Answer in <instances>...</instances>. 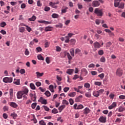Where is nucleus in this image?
Instances as JSON below:
<instances>
[{
  "mask_svg": "<svg viewBox=\"0 0 125 125\" xmlns=\"http://www.w3.org/2000/svg\"><path fill=\"white\" fill-rule=\"evenodd\" d=\"M94 13L97 15V16H103V12L102 9H99V8H96L94 11Z\"/></svg>",
  "mask_w": 125,
  "mask_h": 125,
  "instance_id": "1",
  "label": "nucleus"
},
{
  "mask_svg": "<svg viewBox=\"0 0 125 125\" xmlns=\"http://www.w3.org/2000/svg\"><path fill=\"white\" fill-rule=\"evenodd\" d=\"M13 79L12 77H5L3 79V82L7 83H12Z\"/></svg>",
  "mask_w": 125,
  "mask_h": 125,
  "instance_id": "2",
  "label": "nucleus"
},
{
  "mask_svg": "<svg viewBox=\"0 0 125 125\" xmlns=\"http://www.w3.org/2000/svg\"><path fill=\"white\" fill-rule=\"evenodd\" d=\"M116 76L118 77H122L123 76V69L121 68H118L116 72Z\"/></svg>",
  "mask_w": 125,
  "mask_h": 125,
  "instance_id": "3",
  "label": "nucleus"
},
{
  "mask_svg": "<svg viewBox=\"0 0 125 125\" xmlns=\"http://www.w3.org/2000/svg\"><path fill=\"white\" fill-rule=\"evenodd\" d=\"M38 101L39 102H40V103H42V104H44V105L47 104V101L43 99L42 97H40Z\"/></svg>",
  "mask_w": 125,
  "mask_h": 125,
  "instance_id": "4",
  "label": "nucleus"
},
{
  "mask_svg": "<svg viewBox=\"0 0 125 125\" xmlns=\"http://www.w3.org/2000/svg\"><path fill=\"white\" fill-rule=\"evenodd\" d=\"M106 119L107 118L106 117L101 116L99 119V122H100V123H102L103 124H105V123H106Z\"/></svg>",
  "mask_w": 125,
  "mask_h": 125,
  "instance_id": "5",
  "label": "nucleus"
},
{
  "mask_svg": "<svg viewBox=\"0 0 125 125\" xmlns=\"http://www.w3.org/2000/svg\"><path fill=\"white\" fill-rule=\"evenodd\" d=\"M92 6L93 7H97L98 6H99L100 5V3L97 0H94L92 2Z\"/></svg>",
  "mask_w": 125,
  "mask_h": 125,
  "instance_id": "6",
  "label": "nucleus"
},
{
  "mask_svg": "<svg viewBox=\"0 0 125 125\" xmlns=\"http://www.w3.org/2000/svg\"><path fill=\"white\" fill-rule=\"evenodd\" d=\"M22 94L25 95H27L28 93H29V89L28 88L25 87L23 88V89L21 91Z\"/></svg>",
  "mask_w": 125,
  "mask_h": 125,
  "instance_id": "7",
  "label": "nucleus"
},
{
  "mask_svg": "<svg viewBox=\"0 0 125 125\" xmlns=\"http://www.w3.org/2000/svg\"><path fill=\"white\" fill-rule=\"evenodd\" d=\"M39 23H41L42 24H45V25H50L52 22L51 21H38Z\"/></svg>",
  "mask_w": 125,
  "mask_h": 125,
  "instance_id": "8",
  "label": "nucleus"
},
{
  "mask_svg": "<svg viewBox=\"0 0 125 125\" xmlns=\"http://www.w3.org/2000/svg\"><path fill=\"white\" fill-rule=\"evenodd\" d=\"M93 46L94 48H100L101 47V45L98 42H96L93 43Z\"/></svg>",
  "mask_w": 125,
  "mask_h": 125,
  "instance_id": "9",
  "label": "nucleus"
},
{
  "mask_svg": "<svg viewBox=\"0 0 125 125\" xmlns=\"http://www.w3.org/2000/svg\"><path fill=\"white\" fill-rule=\"evenodd\" d=\"M115 107H117V103L113 102L110 105L108 106V109L109 110H112V109H114Z\"/></svg>",
  "mask_w": 125,
  "mask_h": 125,
  "instance_id": "10",
  "label": "nucleus"
},
{
  "mask_svg": "<svg viewBox=\"0 0 125 125\" xmlns=\"http://www.w3.org/2000/svg\"><path fill=\"white\" fill-rule=\"evenodd\" d=\"M30 96L31 97V99L34 102H36V101H37V97L36 96V94H33L32 93H30Z\"/></svg>",
  "mask_w": 125,
  "mask_h": 125,
  "instance_id": "11",
  "label": "nucleus"
},
{
  "mask_svg": "<svg viewBox=\"0 0 125 125\" xmlns=\"http://www.w3.org/2000/svg\"><path fill=\"white\" fill-rule=\"evenodd\" d=\"M23 94H22L21 91L18 92L17 94V97L18 99H21L23 96Z\"/></svg>",
  "mask_w": 125,
  "mask_h": 125,
  "instance_id": "12",
  "label": "nucleus"
},
{
  "mask_svg": "<svg viewBox=\"0 0 125 125\" xmlns=\"http://www.w3.org/2000/svg\"><path fill=\"white\" fill-rule=\"evenodd\" d=\"M90 113V109L88 107H86L83 110V114L84 115H87L88 114H89Z\"/></svg>",
  "mask_w": 125,
  "mask_h": 125,
  "instance_id": "13",
  "label": "nucleus"
},
{
  "mask_svg": "<svg viewBox=\"0 0 125 125\" xmlns=\"http://www.w3.org/2000/svg\"><path fill=\"white\" fill-rule=\"evenodd\" d=\"M116 111H118V112H124V111H125V108L120 106L118 108L116 109Z\"/></svg>",
  "mask_w": 125,
  "mask_h": 125,
  "instance_id": "14",
  "label": "nucleus"
},
{
  "mask_svg": "<svg viewBox=\"0 0 125 125\" xmlns=\"http://www.w3.org/2000/svg\"><path fill=\"white\" fill-rule=\"evenodd\" d=\"M52 29H53V27H51L50 25H49L45 28L44 31L45 32H48L49 31H52Z\"/></svg>",
  "mask_w": 125,
  "mask_h": 125,
  "instance_id": "15",
  "label": "nucleus"
},
{
  "mask_svg": "<svg viewBox=\"0 0 125 125\" xmlns=\"http://www.w3.org/2000/svg\"><path fill=\"white\" fill-rule=\"evenodd\" d=\"M10 106L13 108H17V107H18V105L14 102L10 103Z\"/></svg>",
  "mask_w": 125,
  "mask_h": 125,
  "instance_id": "16",
  "label": "nucleus"
},
{
  "mask_svg": "<svg viewBox=\"0 0 125 125\" xmlns=\"http://www.w3.org/2000/svg\"><path fill=\"white\" fill-rule=\"evenodd\" d=\"M10 99L11 100L13 99V89H10L9 90Z\"/></svg>",
  "mask_w": 125,
  "mask_h": 125,
  "instance_id": "17",
  "label": "nucleus"
},
{
  "mask_svg": "<svg viewBox=\"0 0 125 125\" xmlns=\"http://www.w3.org/2000/svg\"><path fill=\"white\" fill-rule=\"evenodd\" d=\"M64 55H66L67 56V58L69 60H72V56H71V55H70V53L67 52H64Z\"/></svg>",
  "mask_w": 125,
  "mask_h": 125,
  "instance_id": "18",
  "label": "nucleus"
},
{
  "mask_svg": "<svg viewBox=\"0 0 125 125\" xmlns=\"http://www.w3.org/2000/svg\"><path fill=\"white\" fill-rule=\"evenodd\" d=\"M66 73H67V74H68V75H72V74H73V73H74V69H67Z\"/></svg>",
  "mask_w": 125,
  "mask_h": 125,
  "instance_id": "19",
  "label": "nucleus"
},
{
  "mask_svg": "<svg viewBox=\"0 0 125 125\" xmlns=\"http://www.w3.org/2000/svg\"><path fill=\"white\" fill-rule=\"evenodd\" d=\"M36 74L37 75V77L38 78H41V77H42L43 76V73H40V72H36Z\"/></svg>",
  "mask_w": 125,
  "mask_h": 125,
  "instance_id": "20",
  "label": "nucleus"
},
{
  "mask_svg": "<svg viewBox=\"0 0 125 125\" xmlns=\"http://www.w3.org/2000/svg\"><path fill=\"white\" fill-rule=\"evenodd\" d=\"M70 53L71 55L73 57H74V56H75V49L74 48L70 49Z\"/></svg>",
  "mask_w": 125,
  "mask_h": 125,
  "instance_id": "21",
  "label": "nucleus"
},
{
  "mask_svg": "<svg viewBox=\"0 0 125 125\" xmlns=\"http://www.w3.org/2000/svg\"><path fill=\"white\" fill-rule=\"evenodd\" d=\"M82 98H83V95L79 96L78 97H77L75 99L76 102H80V101H81V99H82Z\"/></svg>",
  "mask_w": 125,
  "mask_h": 125,
  "instance_id": "22",
  "label": "nucleus"
},
{
  "mask_svg": "<svg viewBox=\"0 0 125 125\" xmlns=\"http://www.w3.org/2000/svg\"><path fill=\"white\" fill-rule=\"evenodd\" d=\"M14 84H16L17 85H19L20 84V80L18 79V80H14Z\"/></svg>",
  "mask_w": 125,
  "mask_h": 125,
  "instance_id": "23",
  "label": "nucleus"
},
{
  "mask_svg": "<svg viewBox=\"0 0 125 125\" xmlns=\"http://www.w3.org/2000/svg\"><path fill=\"white\" fill-rule=\"evenodd\" d=\"M68 95L69 96V97H75L76 96V92H70Z\"/></svg>",
  "mask_w": 125,
  "mask_h": 125,
  "instance_id": "24",
  "label": "nucleus"
},
{
  "mask_svg": "<svg viewBox=\"0 0 125 125\" xmlns=\"http://www.w3.org/2000/svg\"><path fill=\"white\" fill-rule=\"evenodd\" d=\"M49 4L51 6H52V7H53V8H55V9H56V8H57V6L55 5V3L50 2Z\"/></svg>",
  "mask_w": 125,
  "mask_h": 125,
  "instance_id": "25",
  "label": "nucleus"
},
{
  "mask_svg": "<svg viewBox=\"0 0 125 125\" xmlns=\"http://www.w3.org/2000/svg\"><path fill=\"white\" fill-rule=\"evenodd\" d=\"M93 95L95 96V97H98L99 96V93H98V91H95L93 92Z\"/></svg>",
  "mask_w": 125,
  "mask_h": 125,
  "instance_id": "26",
  "label": "nucleus"
},
{
  "mask_svg": "<svg viewBox=\"0 0 125 125\" xmlns=\"http://www.w3.org/2000/svg\"><path fill=\"white\" fill-rule=\"evenodd\" d=\"M119 5H120V1H118L117 0H116L114 1L115 7H118V6H119Z\"/></svg>",
  "mask_w": 125,
  "mask_h": 125,
  "instance_id": "27",
  "label": "nucleus"
},
{
  "mask_svg": "<svg viewBox=\"0 0 125 125\" xmlns=\"http://www.w3.org/2000/svg\"><path fill=\"white\" fill-rule=\"evenodd\" d=\"M55 27L56 28H61V29H62V28H63V24L61 23H60L55 25Z\"/></svg>",
  "mask_w": 125,
  "mask_h": 125,
  "instance_id": "28",
  "label": "nucleus"
},
{
  "mask_svg": "<svg viewBox=\"0 0 125 125\" xmlns=\"http://www.w3.org/2000/svg\"><path fill=\"white\" fill-rule=\"evenodd\" d=\"M65 106L64 105H61L60 107H59V110L60 113H61L63 109L65 108Z\"/></svg>",
  "mask_w": 125,
  "mask_h": 125,
  "instance_id": "29",
  "label": "nucleus"
},
{
  "mask_svg": "<svg viewBox=\"0 0 125 125\" xmlns=\"http://www.w3.org/2000/svg\"><path fill=\"white\" fill-rule=\"evenodd\" d=\"M10 116L13 118V119H16V118H17V114H16L15 112L12 113Z\"/></svg>",
  "mask_w": 125,
  "mask_h": 125,
  "instance_id": "30",
  "label": "nucleus"
},
{
  "mask_svg": "<svg viewBox=\"0 0 125 125\" xmlns=\"http://www.w3.org/2000/svg\"><path fill=\"white\" fill-rule=\"evenodd\" d=\"M20 33H24L25 32V27H21L19 28Z\"/></svg>",
  "mask_w": 125,
  "mask_h": 125,
  "instance_id": "31",
  "label": "nucleus"
},
{
  "mask_svg": "<svg viewBox=\"0 0 125 125\" xmlns=\"http://www.w3.org/2000/svg\"><path fill=\"white\" fill-rule=\"evenodd\" d=\"M54 87L53 86V85H52V84H51L49 86V88L51 92H54V90L53 89Z\"/></svg>",
  "mask_w": 125,
  "mask_h": 125,
  "instance_id": "32",
  "label": "nucleus"
},
{
  "mask_svg": "<svg viewBox=\"0 0 125 125\" xmlns=\"http://www.w3.org/2000/svg\"><path fill=\"white\" fill-rule=\"evenodd\" d=\"M106 62V59L104 57H102L100 59V62H102V63H105Z\"/></svg>",
  "mask_w": 125,
  "mask_h": 125,
  "instance_id": "33",
  "label": "nucleus"
},
{
  "mask_svg": "<svg viewBox=\"0 0 125 125\" xmlns=\"http://www.w3.org/2000/svg\"><path fill=\"white\" fill-rule=\"evenodd\" d=\"M45 95L47 96V97H49L50 95H51V94L50 93V92L49 91L47 90L44 93Z\"/></svg>",
  "mask_w": 125,
  "mask_h": 125,
  "instance_id": "34",
  "label": "nucleus"
},
{
  "mask_svg": "<svg viewBox=\"0 0 125 125\" xmlns=\"http://www.w3.org/2000/svg\"><path fill=\"white\" fill-rule=\"evenodd\" d=\"M85 96L89 98L91 97V93L90 92H88L85 94Z\"/></svg>",
  "mask_w": 125,
  "mask_h": 125,
  "instance_id": "35",
  "label": "nucleus"
},
{
  "mask_svg": "<svg viewBox=\"0 0 125 125\" xmlns=\"http://www.w3.org/2000/svg\"><path fill=\"white\" fill-rule=\"evenodd\" d=\"M30 88H31V89H33V90L36 89V86H35V84H34V83H31L30 84Z\"/></svg>",
  "mask_w": 125,
  "mask_h": 125,
  "instance_id": "36",
  "label": "nucleus"
},
{
  "mask_svg": "<svg viewBox=\"0 0 125 125\" xmlns=\"http://www.w3.org/2000/svg\"><path fill=\"white\" fill-rule=\"evenodd\" d=\"M52 18H58L59 17V15L58 14L54 13L52 15Z\"/></svg>",
  "mask_w": 125,
  "mask_h": 125,
  "instance_id": "37",
  "label": "nucleus"
},
{
  "mask_svg": "<svg viewBox=\"0 0 125 125\" xmlns=\"http://www.w3.org/2000/svg\"><path fill=\"white\" fill-rule=\"evenodd\" d=\"M37 58L39 60H44V59L42 56V55H38Z\"/></svg>",
  "mask_w": 125,
  "mask_h": 125,
  "instance_id": "38",
  "label": "nucleus"
},
{
  "mask_svg": "<svg viewBox=\"0 0 125 125\" xmlns=\"http://www.w3.org/2000/svg\"><path fill=\"white\" fill-rule=\"evenodd\" d=\"M75 54H81V49L77 48L75 49Z\"/></svg>",
  "mask_w": 125,
  "mask_h": 125,
  "instance_id": "39",
  "label": "nucleus"
},
{
  "mask_svg": "<svg viewBox=\"0 0 125 125\" xmlns=\"http://www.w3.org/2000/svg\"><path fill=\"white\" fill-rule=\"evenodd\" d=\"M119 8H122V9H123V8L125 7V3H121L118 6Z\"/></svg>",
  "mask_w": 125,
  "mask_h": 125,
  "instance_id": "40",
  "label": "nucleus"
},
{
  "mask_svg": "<svg viewBox=\"0 0 125 125\" xmlns=\"http://www.w3.org/2000/svg\"><path fill=\"white\" fill-rule=\"evenodd\" d=\"M36 17L35 16H33L31 18L29 19V21H35L36 19Z\"/></svg>",
  "mask_w": 125,
  "mask_h": 125,
  "instance_id": "41",
  "label": "nucleus"
},
{
  "mask_svg": "<svg viewBox=\"0 0 125 125\" xmlns=\"http://www.w3.org/2000/svg\"><path fill=\"white\" fill-rule=\"evenodd\" d=\"M94 84L95 85H98L99 86L102 84V83H101V82H95L94 83Z\"/></svg>",
  "mask_w": 125,
  "mask_h": 125,
  "instance_id": "42",
  "label": "nucleus"
},
{
  "mask_svg": "<svg viewBox=\"0 0 125 125\" xmlns=\"http://www.w3.org/2000/svg\"><path fill=\"white\" fill-rule=\"evenodd\" d=\"M84 86V87H86V88H89L90 87V84L88 83H85Z\"/></svg>",
  "mask_w": 125,
  "mask_h": 125,
  "instance_id": "43",
  "label": "nucleus"
},
{
  "mask_svg": "<svg viewBox=\"0 0 125 125\" xmlns=\"http://www.w3.org/2000/svg\"><path fill=\"white\" fill-rule=\"evenodd\" d=\"M52 113L53 114H58V110H57V109L56 108H54L52 110Z\"/></svg>",
  "mask_w": 125,
  "mask_h": 125,
  "instance_id": "44",
  "label": "nucleus"
},
{
  "mask_svg": "<svg viewBox=\"0 0 125 125\" xmlns=\"http://www.w3.org/2000/svg\"><path fill=\"white\" fill-rule=\"evenodd\" d=\"M62 104L63 105H69V102H68L66 100H63L62 101Z\"/></svg>",
  "mask_w": 125,
  "mask_h": 125,
  "instance_id": "45",
  "label": "nucleus"
},
{
  "mask_svg": "<svg viewBox=\"0 0 125 125\" xmlns=\"http://www.w3.org/2000/svg\"><path fill=\"white\" fill-rule=\"evenodd\" d=\"M65 39H66L65 42L68 43V42H69L70 41V38L67 36L65 37Z\"/></svg>",
  "mask_w": 125,
  "mask_h": 125,
  "instance_id": "46",
  "label": "nucleus"
},
{
  "mask_svg": "<svg viewBox=\"0 0 125 125\" xmlns=\"http://www.w3.org/2000/svg\"><path fill=\"white\" fill-rule=\"evenodd\" d=\"M20 73L21 75H24V74H25V73H26V71H25V69H21V70L20 71Z\"/></svg>",
  "mask_w": 125,
  "mask_h": 125,
  "instance_id": "47",
  "label": "nucleus"
},
{
  "mask_svg": "<svg viewBox=\"0 0 125 125\" xmlns=\"http://www.w3.org/2000/svg\"><path fill=\"white\" fill-rule=\"evenodd\" d=\"M56 50L58 52H60V51H61V47H59V46H57L56 47Z\"/></svg>",
  "mask_w": 125,
  "mask_h": 125,
  "instance_id": "48",
  "label": "nucleus"
},
{
  "mask_svg": "<svg viewBox=\"0 0 125 125\" xmlns=\"http://www.w3.org/2000/svg\"><path fill=\"white\" fill-rule=\"evenodd\" d=\"M5 26H6V23H5V22L4 21H2L0 23V27H1L2 28H3Z\"/></svg>",
  "mask_w": 125,
  "mask_h": 125,
  "instance_id": "49",
  "label": "nucleus"
},
{
  "mask_svg": "<svg viewBox=\"0 0 125 125\" xmlns=\"http://www.w3.org/2000/svg\"><path fill=\"white\" fill-rule=\"evenodd\" d=\"M105 75L104 74V73H102L100 75H99L98 76V77H99V78H100V79H104V77Z\"/></svg>",
  "mask_w": 125,
  "mask_h": 125,
  "instance_id": "50",
  "label": "nucleus"
},
{
  "mask_svg": "<svg viewBox=\"0 0 125 125\" xmlns=\"http://www.w3.org/2000/svg\"><path fill=\"white\" fill-rule=\"evenodd\" d=\"M25 55L28 56L30 54V51L28 50V48L25 49V52H24Z\"/></svg>",
  "mask_w": 125,
  "mask_h": 125,
  "instance_id": "51",
  "label": "nucleus"
},
{
  "mask_svg": "<svg viewBox=\"0 0 125 125\" xmlns=\"http://www.w3.org/2000/svg\"><path fill=\"white\" fill-rule=\"evenodd\" d=\"M112 45V42H109L106 43V47H110Z\"/></svg>",
  "mask_w": 125,
  "mask_h": 125,
  "instance_id": "52",
  "label": "nucleus"
},
{
  "mask_svg": "<svg viewBox=\"0 0 125 125\" xmlns=\"http://www.w3.org/2000/svg\"><path fill=\"white\" fill-rule=\"evenodd\" d=\"M98 54L99 55H103L104 54V51H103V50H100L98 51Z\"/></svg>",
  "mask_w": 125,
  "mask_h": 125,
  "instance_id": "53",
  "label": "nucleus"
},
{
  "mask_svg": "<svg viewBox=\"0 0 125 125\" xmlns=\"http://www.w3.org/2000/svg\"><path fill=\"white\" fill-rule=\"evenodd\" d=\"M81 109H83V105L82 104H79L78 105L77 110H80Z\"/></svg>",
  "mask_w": 125,
  "mask_h": 125,
  "instance_id": "54",
  "label": "nucleus"
},
{
  "mask_svg": "<svg viewBox=\"0 0 125 125\" xmlns=\"http://www.w3.org/2000/svg\"><path fill=\"white\" fill-rule=\"evenodd\" d=\"M98 92L99 93V95H100V94H102L103 92H104V89H101L98 91Z\"/></svg>",
  "mask_w": 125,
  "mask_h": 125,
  "instance_id": "55",
  "label": "nucleus"
},
{
  "mask_svg": "<svg viewBox=\"0 0 125 125\" xmlns=\"http://www.w3.org/2000/svg\"><path fill=\"white\" fill-rule=\"evenodd\" d=\"M49 44H50V43H49V42H45V44H44V47L45 48H47V47H49Z\"/></svg>",
  "mask_w": 125,
  "mask_h": 125,
  "instance_id": "56",
  "label": "nucleus"
},
{
  "mask_svg": "<svg viewBox=\"0 0 125 125\" xmlns=\"http://www.w3.org/2000/svg\"><path fill=\"white\" fill-rule=\"evenodd\" d=\"M45 61L47 64H49V63H50V60L49 59V57H46L45 59Z\"/></svg>",
  "mask_w": 125,
  "mask_h": 125,
  "instance_id": "57",
  "label": "nucleus"
},
{
  "mask_svg": "<svg viewBox=\"0 0 125 125\" xmlns=\"http://www.w3.org/2000/svg\"><path fill=\"white\" fill-rule=\"evenodd\" d=\"M36 106H37V103H34L31 104V107L32 108V109H35Z\"/></svg>",
  "mask_w": 125,
  "mask_h": 125,
  "instance_id": "58",
  "label": "nucleus"
},
{
  "mask_svg": "<svg viewBox=\"0 0 125 125\" xmlns=\"http://www.w3.org/2000/svg\"><path fill=\"white\" fill-rule=\"evenodd\" d=\"M39 124L41 125H46V124H45V123L44 122V121H43V120H41L39 122Z\"/></svg>",
  "mask_w": 125,
  "mask_h": 125,
  "instance_id": "59",
  "label": "nucleus"
},
{
  "mask_svg": "<svg viewBox=\"0 0 125 125\" xmlns=\"http://www.w3.org/2000/svg\"><path fill=\"white\" fill-rule=\"evenodd\" d=\"M36 50L38 52H41L42 49V47L39 46L36 48Z\"/></svg>",
  "mask_w": 125,
  "mask_h": 125,
  "instance_id": "60",
  "label": "nucleus"
},
{
  "mask_svg": "<svg viewBox=\"0 0 125 125\" xmlns=\"http://www.w3.org/2000/svg\"><path fill=\"white\" fill-rule=\"evenodd\" d=\"M69 89H70V88L68 87H65L63 88V91L64 92H67V91H68Z\"/></svg>",
  "mask_w": 125,
  "mask_h": 125,
  "instance_id": "61",
  "label": "nucleus"
},
{
  "mask_svg": "<svg viewBox=\"0 0 125 125\" xmlns=\"http://www.w3.org/2000/svg\"><path fill=\"white\" fill-rule=\"evenodd\" d=\"M44 11H49L50 10V7L46 6L44 9Z\"/></svg>",
  "mask_w": 125,
  "mask_h": 125,
  "instance_id": "62",
  "label": "nucleus"
},
{
  "mask_svg": "<svg viewBox=\"0 0 125 125\" xmlns=\"http://www.w3.org/2000/svg\"><path fill=\"white\" fill-rule=\"evenodd\" d=\"M70 105H73L74 104V100L72 99H70L69 100Z\"/></svg>",
  "mask_w": 125,
  "mask_h": 125,
  "instance_id": "63",
  "label": "nucleus"
},
{
  "mask_svg": "<svg viewBox=\"0 0 125 125\" xmlns=\"http://www.w3.org/2000/svg\"><path fill=\"white\" fill-rule=\"evenodd\" d=\"M119 99H125V95H120L119 97Z\"/></svg>",
  "mask_w": 125,
  "mask_h": 125,
  "instance_id": "64",
  "label": "nucleus"
}]
</instances>
